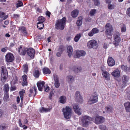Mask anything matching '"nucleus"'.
<instances>
[{"instance_id":"21","label":"nucleus","mask_w":130,"mask_h":130,"mask_svg":"<svg viewBox=\"0 0 130 130\" xmlns=\"http://www.w3.org/2000/svg\"><path fill=\"white\" fill-rule=\"evenodd\" d=\"M85 52L83 51L77 50H76V55L78 58H79L81 56H85Z\"/></svg>"},{"instance_id":"62","label":"nucleus","mask_w":130,"mask_h":130,"mask_svg":"<svg viewBox=\"0 0 130 130\" xmlns=\"http://www.w3.org/2000/svg\"><path fill=\"white\" fill-rule=\"evenodd\" d=\"M20 97L19 96H18L17 97V103H19L20 102Z\"/></svg>"},{"instance_id":"56","label":"nucleus","mask_w":130,"mask_h":130,"mask_svg":"<svg viewBox=\"0 0 130 130\" xmlns=\"http://www.w3.org/2000/svg\"><path fill=\"white\" fill-rule=\"evenodd\" d=\"M36 10L40 13H41L42 12V11L41 9H40L39 7H38L37 8Z\"/></svg>"},{"instance_id":"3","label":"nucleus","mask_w":130,"mask_h":130,"mask_svg":"<svg viewBox=\"0 0 130 130\" xmlns=\"http://www.w3.org/2000/svg\"><path fill=\"white\" fill-rule=\"evenodd\" d=\"M64 117L66 119H70L72 114V109L69 106H66L65 108H63L62 110Z\"/></svg>"},{"instance_id":"51","label":"nucleus","mask_w":130,"mask_h":130,"mask_svg":"<svg viewBox=\"0 0 130 130\" xmlns=\"http://www.w3.org/2000/svg\"><path fill=\"white\" fill-rule=\"evenodd\" d=\"M54 93L53 91H51L50 94V95L49 97V99L50 100H51L52 98V96Z\"/></svg>"},{"instance_id":"14","label":"nucleus","mask_w":130,"mask_h":130,"mask_svg":"<svg viewBox=\"0 0 130 130\" xmlns=\"http://www.w3.org/2000/svg\"><path fill=\"white\" fill-rule=\"evenodd\" d=\"M73 109L75 112L78 115H80L81 114V113L80 111V109L78 105L76 104H73Z\"/></svg>"},{"instance_id":"44","label":"nucleus","mask_w":130,"mask_h":130,"mask_svg":"<svg viewBox=\"0 0 130 130\" xmlns=\"http://www.w3.org/2000/svg\"><path fill=\"white\" fill-rule=\"evenodd\" d=\"M24 68V72L26 73H27V72L28 71V65L27 64H25L23 65Z\"/></svg>"},{"instance_id":"12","label":"nucleus","mask_w":130,"mask_h":130,"mask_svg":"<svg viewBox=\"0 0 130 130\" xmlns=\"http://www.w3.org/2000/svg\"><path fill=\"white\" fill-rule=\"evenodd\" d=\"M75 98L76 101L79 103H82L83 102L82 97L81 95L80 92L79 91H77L76 92Z\"/></svg>"},{"instance_id":"17","label":"nucleus","mask_w":130,"mask_h":130,"mask_svg":"<svg viewBox=\"0 0 130 130\" xmlns=\"http://www.w3.org/2000/svg\"><path fill=\"white\" fill-rule=\"evenodd\" d=\"M54 80L55 82L54 85L55 87L56 88H58L60 86L59 78L57 76L55 75L54 77Z\"/></svg>"},{"instance_id":"39","label":"nucleus","mask_w":130,"mask_h":130,"mask_svg":"<svg viewBox=\"0 0 130 130\" xmlns=\"http://www.w3.org/2000/svg\"><path fill=\"white\" fill-rule=\"evenodd\" d=\"M45 20V18L42 16H40L38 18V22L43 23Z\"/></svg>"},{"instance_id":"41","label":"nucleus","mask_w":130,"mask_h":130,"mask_svg":"<svg viewBox=\"0 0 130 130\" xmlns=\"http://www.w3.org/2000/svg\"><path fill=\"white\" fill-rule=\"evenodd\" d=\"M74 71L77 73L79 72L82 70V68L81 67H74L73 69Z\"/></svg>"},{"instance_id":"9","label":"nucleus","mask_w":130,"mask_h":130,"mask_svg":"<svg viewBox=\"0 0 130 130\" xmlns=\"http://www.w3.org/2000/svg\"><path fill=\"white\" fill-rule=\"evenodd\" d=\"M89 117L88 116H85L83 117L82 119V124L85 127H87L88 125L89 120Z\"/></svg>"},{"instance_id":"10","label":"nucleus","mask_w":130,"mask_h":130,"mask_svg":"<svg viewBox=\"0 0 130 130\" xmlns=\"http://www.w3.org/2000/svg\"><path fill=\"white\" fill-rule=\"evenodd\" d=\"M111 75L117 81H120V72L118 70H115L111 73Z\"/></svg>"},{"instance_id":"36","label":"nucleus","mask_w":130,"mask_h":130,"mask_svg":"<svg viewBox=\"0 0 130 130\" xmlns=\"http://www.w3.org/2000/svg\"><path fill=\"white\" fill-rule=\"evenodd\" d=\"M37 28L39 29H42L44 27V24L43 23L38 22L37 23Z\"/></svg>"},{"instance_id":"31","label":"nucleus","mask_w":130,"mask_h":130,"mask_svg":"<svg viewBox=\"0 0 130 130\" xmlns=\"http://www.w3.org/2000/svg\"><path fill=\"white\" fill-rule=\"evenodd\" d=\"M78 11L77 10H74L71 12V15L73 18H76L78 14Z\"/></svg>"},{"instance_id":"54","label":"nucleus","mask_w":130,"mask_h":130,"mask_svg":"<svg viewBox=\"0 0 130 130\" xmlns=\"http://www.w3.org/2000/svg\"><path fill=\"white\" fill-rule=\"evenodd\" d=\"M34 89V90L35 92V94L34 96H35L36 94H37V88L35 86H34L33 87Z\"/></svg>"},{"instance_id":"27","label":"nucleus","mask_w":130,"mask_h":130,"mask_svg":"<svg viewBox=\"0 0 130 130\" xmlns=\"http://www.w3.org/2000/svg\"><path fill=\"white\" fill-rule=\"evenodd\" d=\"M43 72L45 75L50 74L51 73V70L47 67H44L42 69Z\"/></svg>"},{"instance_id":"64","label":"nucleus","mask_w":130,"mask_h":130,"mask_svg":"<svg viewBox=\"0 0 130 130\" xmlns=\"http://www.w3.org/2000/svg\"><path fill=\"white\" fill-rule=\"evenodd\" d=\"M10 90L11 91L15 90H16V88L15 87H11L10 88Z\"/></svg>"},{"instance_id":"11","label":"nucleus","mask_w":130,"mask_h":130,"mask_svg":"<svg viewBox=\"0 0 130 130\" xmlns=\"http://www.w3.org/2000/svg\"><path fill=\"white\" fill-rule=\"evenodd\" d=\"M13 55L11 53H7L5 56V59L7 62H12L14 59Z\"/></svg>"},{"instance_id":"42","label":"nucleus","mask_w":130,"mask_h":130,"mask_svg":"<svg viewBox=\"0 0 130 130\" xmlns=\"http://www.w3.org/2000/svg\"><path fill=\"white\" fill-rule=\"evenodd\" d=\"M81 37V35L80 34H77L75 37L74 40L75 42H77Z\"/></svg>"},{"instance_id":"55","label":"nucleus","mask_w":130,"mask_h":130,"mask_svg":"<svg viewBox=\"0 0 130 130\" xmlns=\"http://www.w3.org/2000/svg\"><path fill=\"white\" fill-rule=\"evenodd\" d=\"M7 49V47H5L2 48L1 49V51L3 52H6Z\"/></svg>"},{"instance_id":"20","label":"nucleus","mask_w":130,"mask_h":130,"mask_svg":"<svg viewBox=\"0 0 130 130\" xmlns=\"http://www.w3.org/2000/svg\"><path fill=\"white\" fill-rule=\"evenodd\" d=\"M107 63L109 66L112 67L115 64L114 59L112 57H109L107 61Z\"/></svg>"},{"instance_id":"6","label":"nucleus","mask_w":130,"mask_h":130,"mask_svg":"<svg viewBox=\"0 0 130 130\" xmlns=\"http://www.w3.org/2000/svg\"><path fill=\"white\" fill-rule=\"evenodd\" d=\"M87 46L90 48L96 49L98 47L97 42L94 40H92L88 41L87 43Z\"/></svg>"},{"instance_id":"2","label":"nucleus","mask_w":130,"mask_h":130,"mask_svg":"<svg viewBox=\"0 0 130 130\" xmlns=\"http://www.w3.org/2000/svg\"><path fill=\"white\" fill-rule=\"evenodd\" d=\"M106 31L105 35L108 39H111L112 37V32L113 30L111 25L109 23H107L105 26Z\"/></svg>"},{"instance_id":"25","label":"nucleus","mask_w":130,"mask_h":130,"mask_svg":"<svg viewBox=\"0 0 130 130\" xmlns=\"http://www.w3.org/2000/svg\"><path fill=\"white\" fill-rule=\"evenodd\" d=\"M67 51L68 53V56L70 57L72 54L73 50L72 47L71 46H69L67 48Z\"/></svg>"},{"instance_id":"58","label":"nucleus","mask_w":130,"mask_h":130,"mask_svg":"<svg viewBox=\"0 0 130 130\" xmlns=\"http://www.w3.org/2000/svg\"><path fill=\"white\" fill-rule=\"evenodd\" d=\"M51 14V13L50 11H46V15L48 16L49 17H50Z\"/></svg>"},{"instance_id":"32","label":"nucleus","mask_w":130,"mask_h":130,"mask_svg":"<svg viewBox=\"0 0 130 130\" xmlns=\"http://www.w3.org/2000/svg\"><path fill=\"white\" fill-rule=\"evenodd\" d=\"M83 18L82 16L79 17L78 18V20L77 21L76 24L77 26H81L82 23Z\"/></svg>"},{"instance_id":"45","label":"nucleus","mask_w":130,"mask_h":130,"mask_svg":"<svg viewBox=\"0 0 130 130\" xmlns=\"http://www.w3.org/2000/svg\"><path fill=\"white\" fill-rule=\"evenodd\" d=\"M65 49V48L64 46L63 45H61L59 46L58 51L61 52V53H62Z\"/></svg>"},{"instance_id":"24","label":"nucleus","mask_w":130,"mask_h":130,"mask_svg":"<svg viewBox=\"0 0 130 130\" xmlns=\"http://www.w3.org/2000/svg\"><path fill=\"white\" fill-rule=\"evenodd\" d=\"M19 30L21 31L24 36H26L27 34L26 27L24 26H22L19 27Z\"/></svg>"},{"instance_id":"50","label":"nucleus","mask_w":130,"mask_h":130,"mask_svg":"<svg viewBox=\"0 0 130 130\" xmlns=\"http://www.w3.org/2000/svg\"><path fill=\"white\" fill-rule=\"evenodd\" d=\"M126 28L125 26H123L121 28V32H125L126 31Z\"/></svg>"},{"instance_id":"5","label":"nucleus","mask_w":130,"mask_h":130,"mask_svg":"<svg viewBox=\"0 0 130 130\" xmlns=\"http://www.w3.org/2000/svg\"><path fill=\"white\" fill-rule=\"evenodd\" d=\"M1 79L3 82H4L6 81V79L8 77V73L6 68L2 66L1 67Z\"/></svg>"},{"instance_id":"15","label":"nucleus","mask_w":130,"mask_h":130,"mask_svg":"<svg viewBox=\"0 0 130 130\" xmlns=\"http://www.w3.org/2000/svg\"><path fill=\"white\" fill-rule=\"evenodd\" d=\"M95 123L97 124H100L104 121L103 118L101 116H96L95 118Z\"/></svg>"},{"instance_id":"43","label":"nucleus","mask_w":130,"mask_h":130,"mask_svg":"<svg viewBox=\"0 0 130 130\" xmlns=\"http://www.w3.org/2000/svg\"><path fill=\"white\" fill-rule=\"evenodd\" d=\"M121 68L122 70L125 71H127L129 70V68L127 67L126 66H125L122 65L121 66Z\"/></svg>"},{"instance_id":"23","label":"nucleus","mask_w":130,"mask_h":130,"mask_svg":"<svg viewBox=\"0 0 130 130\" xmlns=\"http://www.w3.org/2000/svg\"><path fill=\"white\" fill-rule=\"evenodd\" d=\"M27 75L25 74H24L22 76V78L23 79L22 83L23 86L27 85L28 83L27 81Z\"/></svg>"},{"instance_id":"18","label":"nucleus","mask_w":130,"mask_h":130,"mask_svg":"<svg viewBox=\"0 0 130 130\" xmlns=\"http://www.w3.org/2000/svg\"><path fill=\"white\" fill-rule=\"evenodd\" d=\"M99 32V30L97 28H93L88 34V35L89 36H92L94 34H97Z\"/></svg>"},{"instance_id":"22","label":"nucleus","mask_w":130,"mask_h":130,"mask_svg":"<svg viewBox=\"0 0 130 130\" xmlns=\"http://www.w3.org/2000/svg\"><path fill=\"white\" fill-rule=\"evenodd\" d=\"M101 70L102 72V74L103 77H104L106 80H108L110 78V74L107 71H104L102 69H101Z\"/></svg>"},{"instance_id":"29","label":"nucleus","mask_w":130,"mask_h":130,"mask_svg":"<svg viewBox=\"0 0 130 130\" xmlns=\"http://www.w3.org/2000/svg\"><path fill=\"white\" fill-rule=\"evenodd\" d=\"M124 106L126 112H130V102H128L124 103Z\"/></svg>"},{"instance_id":"8","label":"nucleus","mask_w":130,"mask_h":130,"mask_svg":"<svg viewBox=\"0 0 130 130\" xmlns=\"http://www.w3.org/2000/svg\"><path fill=\"white\" fill-rule=\"evenodd\" d=\"M18 52L20 55L24 56L26 54L27 48L23 47L22 45H21L18 48Z\"/></svg>"},{"instance_id":"48","label":"nucleus","mask_w":130,"mask_h":130,"mask_svg":"<svg viewBox=\"0 0 130 130\" xmlns=\"http://www.w3.org/2000/svg\"><path fill=\"white\" fill-rule=\"evenodd\" d=\"M106 109V111L107 112H111L112 111V107L109 106H107L105 108Z\"/></svg>"},{"instance_id":"33","label":"nucleus","mask_w":130,"mask_h":130,"mask_svg":"<svg viewBox=\"0 0 130 130\" xmlns=\"http://www.w3.org/2000/svg\"><path fill=\"white\" fill-rule=\"evenodd\" d=\"M8 15H5V13L0 11V18H3V20H5L8 18Z\"/></svg>"},{"instance_id":"13","label":"nucleus","mask_w":130,"mask_h":130,"mask_svg":"<svg viewBox=\"0 0 130 130\" xmlns=\"http://www.w3.org/2000/svg\"><path fill=\"white\" fill-rule=\"evenodd\" d=\"M35 53V51L33 48H27V54L32 59H33L34 58Z\"/></svg>"},{"instance_id":"46","label":"nucleus","mask_w":130,"mask_h":130,"mask_svg":"<svg viewBox=\"0 0 130 130\" xmlns=\"http://www.w3.org/2000/svg\"><path fill=\"white\" fill-rule=\"evenodd\" d=\"M96 10L95 9H92L89 12L90 15L91 16H92L94 15L96 12Z\"/></svg>"},{"instance_id":"35","label":"nucleus","mask_w":130,"mask_h":130,"mask_svg":"<svg viewBox=\"0 0 130 130\" xmlns=\"http://www.w3.org/2000/svg\"><path fill=\"white\" fill-rule=\"evenodd\" d=\"M60 102L62 104H64L66 101V97L64 96H62L60 98Z\"/></svg>"},{"instance_id":"28","label":"nucleus","mask_w":130,"mask_h":130,"mask_svg":"<svg viewBox=\"0 0 130 130\" xmlns=\"http://www.w3.org/2000/svg\"><path fill=\"white\" fill-rule=\"evenodd\" d=\"M40 75V71L38 69H36L33 73V75L36 78H38Z\"/></svg>"},{"instance_id":"16","label":"nucleus","mask_w":130,"mask_h":130,"mask_svg":"<svg viewBox=\"0 0 130 130\" xmlns=\"http://www.w3.org/2000/svg\"><path fill=\"white\" fill-rule=\"evenodd\" d=\"M129 77L128 76L125 75L123 76L122 78V81L123 84H122V87H125L127 85V82L128 81Z\"/></svg>"},{"instance_id":"34","label":"nucleus","mask_w":130,"mask_h":130,"mask_svg":"<svg viewBox=\"0 0 130 130\" xmlns=\"http://www.w3.org/2000/svg\"><path fill=\"white\" fill-rule=\"evenodd\" d=\"M3 90L6 93H8L9 90V86L8 84H6L4 85Z\"/></svg>"},{"instance_id":"26","label":"nucleus","mask_w":130,"mask_h":130,"mask_svg":"<svg viewBox=\"0 0 130 130\" xmlns=\"http://www.w3.org/2000/svg\"><path fill=\"white\" fill-rule=\"evenodd\" d=\"M52 108V107H51L50 108H45L44 107H42L40 109V112H50Z\"/></svg>"},{"instance_id":"61","label":"nucleus","mask_w":130,"mask_h":130,"mask_svg":"<svg viewBox=\"0 0 130 130\" xmlns=\"http://www.w3.org/2000/svg\"><path fill=\"white\" fill-rule=\"evenodd\" d=\"M50 90V88L48 86H47L45 89V92H47Z\"/></svg>"},{"instance_id":"52","label":"nucleus","mask_w":130,"mask_h":130,"mask_svg":"<svg viewBox=\"0 0 130 130\" xmlns=\"http://www.w3.org/2000/svg\"><path fill=\"white\" fill-rule=\"evenodd\" d=\"M94 4L95 5L97 6H98L100 5L99 2L97 0L95 1Z\"/></svg>"},{"instance_id":"38","label":"nucleus","mask_w":130,"mask_h":130,"mask_svg":"<svg viewBox=\"0 0 130 130\" xmlns=\"http://www.w3.org/2000/svg\"><path fill=\"white\" fill-rule=\"evenodd\" d=\"M8 126L5 123L2 124L0 126V130H4L7 129Z\"/></svg>"},{"instance_id":"60","label":"nucleus","mask_w":130,"mask_h":130,"mask_svg":"<svg viewBox=\"0 0 130 130\" xmlns=\"http://www.w3.org/2000/svg\"><path fill=\"white\" fill-rule=\"evenodd\" d=\"M108 47V46L106 43H105L103 45V48L105 49H106Z\"/></svg>"},{"instance_id":"30","label":"nucleus","mask_w":130,"mask_h":130,"mask_svg":"<svg viewBox=\"0 0 130 130\" xmlns=\"http://www.w3.org/2000/svg\"><path fill=\"white\" fill-rule=\"evenodd\" d=\"M25 93V91L22 89V91L19 92V94L20 97L21 103H22L23 99L24 94Z\"/></svg>"},{"instance_id":"53","label":"nucleus","mask_w":130,"mask_h":130,"mask_svg":"<svg viewBox=\"0 0 130 130\" xmlns=\"http://www.w3.org/2000/svg\"><path fill=\"white\" fill-rule=\"evenodd\" d=\"M126 13L130 17V7L127 9L126 11Z\"/></svg>"},{"instance_id":"19","label":"nucleus","mask_w":130,"mask_h":130,"mask_svg":"<svg viewBox=\"0 0 130 130\" xmlns=\"http://www.w3.org/2000/svg\"><path fill=\"white\" fill-rule=\"evenodd\" d=\"M45 84L43 81H39L37 83V85L38 90L40 91H42L43 88Z\"/></svg>"},{"instance_id":"57","label":"nucleus","mask_w":130,"mask_h":130,"mask_svg":"<svg viewBox=\"0 0 130 130\" xmlns=\"http://www.w3.org/2000/svg\"><path fill=\"white\" fill-rule=\"evenodd\" d=\"M18 123L19 124V125L20 127H22V124L21 122V120L20 119L19 120Z\"/></svg>"},{"instance_id":"37","label":"nucleus","mask_w":130,"mask_h":130,"mask_svg":"<svg viewBox=\"0 0 130 130\" xmlns=\"http://www.w3.org/2000/svg\"><path fill=\"white\" fill-rule=\"evenodd\" d=\"M17 8L22 6H23V2L20 1L18 0L15 5Z\"/></svg>"},{"instance_id":"4","label":"nucleus","mask_w":130,"mask_h":130,"mask_svg":"<svg viewBox=\"0 0 130 130\" xmlns=\"http://www.w3.org/2000/svg\"><path fill=\"white\" fill-rule=\"evenodd\" d=\"M120 36V34L118 31L116 32L113 35L114 41H113V43L115 46H117L119 45V43L121 40Z\"/></svg>"},{"instance_id":"63","label":"nucleus","mask_w":130,"mask_h":130,"mask_svg":"<svg viewBox=\"0 0 130 130\" xmlns=\"http://www.w3.org/2000/svg\"><path fill=\"white\" fill-rule=\"evenodd\" d=\"M62 53H61V52H58L56 53V56L58 57H60L61 56V54Z\"/></svg>"},{"instance_id":"49","label":"nucleus","mask_w":130,"mask_h":130,"mask_svg":"<svg viewBox=\"0 0 130 130\" xmlns=\"http://www.w3.org/2000/svg\"><path fill=\"white\" fill-rule=\"evenodd\" d=\"M99 128L101 130H106V126L104 125H100L99 126Z\"/></svg>"},{"instance_id":"7","label":"nucleus","mask_w":130,"mask_h":130,"mask_svg":"<svg viewBox=\"0 0 130 130\" xmlns=\"http://www.w3.org/2000/svg\"><path fill=\"white\" fill-rule=\"evenodd\" d=\"M93 94L94 95H92L90 98L89 100L88 101V103L89 104H91L98 102V98L96 92H95Z\"/></svg>"},{"instance_id":"40","label":"nucleus","mask_w":130,"mask_h":130,"mask_svg":"<svg viewBox=\"0 0 130 130\" xmlns=\"http://www.w3.org/2000/svg\"><path fill=\"white\" fill-rule=\"evenodd\" d=\"M67 79L69 83H72L74 79V78L73 76H69L67 77Z\"/></svg>"},{"instance_id":"1","label":"nucleus","mask_w":130,"mask_h":130,"mask_svg":"<svg viewBox=\"0 0 130 130\" xmlns=\"http://www.w3.org/2000/svg\"><path fill=\"white\" fill-rule=\"evenodd\" d=\"M66 18L64 17L61 20H57L55 23V28L57 29L63 30L66 25Z\"/></svg>"},{"instance_id":"59","label":"nucleus","mask_w":130,"mask_h":130,"mask_svg":"<svg viewBox=\"0 0 130 130\" xmlns=\"http://www.w3.org/2000/svg\"><path fill=\"white\" fill-rule=\"evenodd\" d=\"M13 16L15 18L18 19L19 18V15L17 14H14Z\"/></svg>"},{"instance_id":"47","label":"nucleus","mask_w":130,"mask_h":130,"mask_svg":"<svg viewBox=\"0 0 130 130\" xmlns=\"http://www.w3.org/2000/svg\"><path fill=\"white\" fill-rule=\"evenodd\" d=\"M110 2L108 5V9L110 10H112L114 9L115 7V5H114L110 4Z\"/></svg>"}]
</instances>
